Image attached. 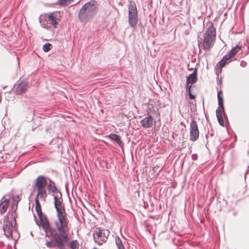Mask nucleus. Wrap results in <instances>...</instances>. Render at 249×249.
<instances>
[{
    "label": "nucleus",
    "instance_id": "5701e85b",
    "mask_svg": "<svg viewBox=\"0 0 249 249\" xmlns=\"http://www.w3.org/2000/svg\"><path fill=\"white\" fill-rule=\"evenodd\" d=\"M70 247L71 249H78L79 243L78 241L76 240L72 241L70 245Z\"/></svg>",
    "mask_w": 249,
    "mask_h": 249
},
{
    "label": "nucleus",
    "instance_id": "20e7f679",
    "mask_svg": "<svg viewBox=\"0 0 249 249\" xmlns=\"http://www.w3.org/2000/svg\"><path fill=\"white\" fill-rule=\"evenodd\" d=\"M57 220L54 222V225L60 234L68 233L70 230L69 220L65 212L56 214Z\"/></svg>",
    "mask_w": 249,
    "mask_h": 249
},
{
    "label": "nucleus",
    "instance_id": "7c9ffc66",
    "mask_svg": "<svg viewBox=\"0 0 249 249\" xmlns=\"http://www.w3.org/2000/svg\"><path fill=\"white\" fill-rule=\"evenodd\" d=\"M223 110V108L222 109H217L216 110V117L218 116H222V111Z\"/></svg>",
    "mask_w": 249,
    "mask_h": 249
},
{
    "label": "nucleus",
    "instance_id": "c85d7f7f",
    "mask_svg": "<svg viewBox=\"0 0 249 249\" xmlns=\"http://www.w3.org/2000/svg\"><path fill=\"white\" fill-rule=\"evenodd\" d=\"M217 120L219 123V124L221 125L224 126V121L222 116H218L217 117Z\"/></svg>",
    "mask_w": 249,
    "mask_h": 249
},
{
    "label": "nucleus",
    "instance_id": "a878e982",
    "mask_svg": "<svg viewBox=\"0 0 249 249\" xmlns=\"http://www.w3.org/2000/svg\"><path fill=\"white\" fill-rule=\"evenodd\" d=\"M73 0H59V4L63 6L67 5Z\"/></svg>",
    "mask_w": 249,
    "mask_h": 249
},
{
    "label": "nucleus",
    "instance_id": "2eb2a0df",
    "mask_svg": "<svg viewBox=\"0 0 249 249\" xmlns=\"http://www.w3.org/2000/svg\"><path fill=\"white\" fill-rule=\"evenodd\" d=\"M197 69H195L194 72L192 74L189 75V76L187 77L186 81V86H189V83L193 84L197 81Z\"/></svg>",
    "mask_w": 249,
    "mask_h": 249
},
{
    "label": "nucleus",
    "instance_id": "4be33fe9",
    "mask_svg": "<svg viewBox=\"0 0 249 249\" xmlns=\"http://www.w3.org/2000/svg\"><path fill=\"white\" fill-rule=\"evenodd\" d=\"M115 242L118 249H125L122 241L119 237H117L115 238Z\"/></svg>",
    "mask_w": 249,
    "mask_h": 249
},
{
    "label": "nucleus",
    "instance_id": "6e6552de",
    "mask_svg": "<svg viewBox=\"0 0 249 249\" xmlns=\"http://www.w3.org/2000/svg\"><path fill=\"white\" fill-rule=\"evenodd\" d=\"M109 235V231L108 230L97 229L93 234L94 241L99 245H102L106 242Z\"/></svg>",
    "mask_w": 249,
    "mask_h": 249
},
{
    "label": "nucleus",
    "instance_id": "4468645a",
    "mask_svg": "<svg viewBox=\"0 0 249 249\" xmlns=\"http://www.w3.org/2000/svg\"><path fill=\"white\" fill-rule=\"evenodd\" d=\"M54 206L56 210L57 213L65 212V209L64 206H62L61 201L56 196H54Z\"/></svg>",
    "mask_w": 249,
    "mask_h": 249
},
{
    "label": "nucleus",
    "instance_id": "a211bd4d",
    "mask_svg": "<svg viewBox=\"0 0 249 249\" xmlns=\"http://www.w3.org/2000/svg\"><path fill=\"white\" fill-rule=\"evenodd\" d=\"M109 137L112 140L117 143L119 145H121L122 144L120 137L119 135L112 133L109 135Z\"/></svg>",
    "mask_w": 249,
    "mask_h": 249
},
{
    "label": "nucleus",
    "instance_id": "bb28decb",
    "mask_svg": "<svg viewBox=\"0 0 249 249\" xmlns=\"http://www.w3.org/2000/svg\"><path fill=\"white\" fill-rule=\"evenodd\" d=\"M51 44L50 43H46L43 46V50L45 52H48L51 50Z\"/></svg>",
    "mask_w": 249,
    "mask_h": 249
},
{
    "label": "nucleus",
    "instance_id": "412c9836",
    "mask_svg": "<svg viewBox=\"0 0 249 249\" xmlns=\"http://www.w3.org/2000/svg\"><path fill=\"white\" fill-rule=\"evenodd\" d=\"M47 187L49 190L53 193H55L57 191V188L55 186L54 183L51 180H50V183L47 185Z\"/></svg>",
    "mask_w": 249,
    "mask_h": 249
},
{
    "label": "nucleus",
    "instance_id": "393cba45",
    "mask_svg": "<svg viewBox=\"0 0 249 249\" xmlns=\"http://www.w3.org/2000/svg\"><path fill=\"white\" fill-rule=\"evenodd\" d=\"M20 200V196L17 195L14 196L12 197V201L13 202V206L16 205V207H17L18 202Z\"/></svg>",
    "mask_w": 249,
    "mask_h": 249
},
{
    "label": "nucleus",
    "instance_id": "cd10ccee",
    "mask_svg": "<svg viewBox=\"0 0 249 249\" xmlns=\"http://www.w3.org/2000/svg\"><path fill=\"white\" fill-rule=\"evenodd\" d=\"M46 246L48 248H52L56 247V243L53 241H49L46 243Z\"/></svg>",
    "mask_w": 249,
    "mask_h": 249
},
{
    "label": "nucleus",
    "instance_id": "b1692460",
    "mask_svg": "<svg viewBox=\"0 0 249 249\" xmlns=\"http://www.w3.org/2000/svg\"><path fill=\"white\" fill-rule=\"evenodd\" d=\"M192 86H186V91L188 94L189 99L193 100L195 99L196 98V96L194 95H193L191 93V89Z\"/></svg>",
    "mask_w": 249,
    "mask_h": 249
},
{
    "label": "nucleus",
    "instance_id": "ddd939ff",
    "mask_svg": "<svg viewBox=\"0 0 249 249\" xmlns=\"http://www.w3.org/2000/svg\"><path fill=\"white\" fill-rule=\"evenodd\" d=\"M142 126L144 128H150L153 125V119L151 116L147 117L141 121Z\"/></svg>",
    "mask_w": 249,
    "mask_h": 249
},
{
    "label": "nucleus",
    "instance_id": "2f4dec72",
    "mask_svg": "<svg viewBox=\"0 0 249 249\" xmlns=\"http://www.w3.org/2000/svg\"><path fill=\"white\" fill-rule=\"evenodd\" d=\"M162 167H163V166H162V164H161V165H159V166L158 167L157 169V167L156 166H154L153 167V169L155 171H157V170L160 171L162 169Z\"/></svg>",
    "mask_w": 249,
    "mask_h": 249
},
{
    "label": "nucleus",
    "instance_id": "f3484780",
    "mask_svg": "<svg viewBox=\"0 0 249 249\" xmlns=\"http://www.w3.org/2000/svg\"><path fill=\"white\" fill-rule=\"evenodd\" d=\"M40 197H38L37 196H36L35 198L36 201V210L37 212V214L40 219H41L42 217V213L41 212V205L39 203Z\"/></svg>",
    "mask_w": 249,
    "mask_h": 249
},
{
    "label": "nucleus",
    "instance_id": "6ab92c4d",
    "mask_svg": "<svg viewBox=\"0 0 249 249\" xmlns=\"http://www.w3.org/2000/svg\"><path fill=\"white\" fill-rule=\"evenodd\" d=\"M41 222V224L42 226V228L44 229L45 232H48L50 230V226L49 222L47 220H43L42 217L41 219H40Z\"/></svg>",
    "mask_w": 249,
    "mask_h": 249
},
{
    "label": "nucleus",
    "instance_id": "423d86ee",
    "mask_svg": "<svg viewBox=\"0 0 249 249\" xmlns=\"http://www.w3.org/2000/svg\"><path fill=\"white\" fill-rule=\"evenodd\" d=\"M241 45H237L236 46L233 47L232 49L229 52L228 54L225 55L217 64V67L221 69L225 65L231 61V59L236 55V54L242 49Z\"/></svg>",
    "mask_w": 249,
    "mask_h": 249
},
{
    "label": "nucleus",
    "instance_id": "7ed1b4c3",
    "mask_svg": "<svg viewBox=\"0 0 249 249\" xmlns=\"http://www.w3.org/2000/svg\"><path fill=\"white\" fill-rule=\"evenodd\" d=\"M47 178L43 176L37 177L34 181V188L37 191L36 196L45 202L48 196L46 187L47 186Z\"/></svg>",
    "mask_w": 249,
    "mask_h": 249
},
{
    "label": "nucleus",
    "instance_id": "9b49d317",
    "mask_svg": "<svg viewBox=\"0 0 249 249\" xmlns=\"http://www.w3.org/2000/svg\"><path fill=\"white\" fill-rule=\"evenodd\" d=\"M60 234V235L55 234L53 236V237L54 243H56V246L61 248L64 246V243H66L69 240V237L67 233Z\"/></svg>",
    "mask_w": 249,
    "mask_h": 249
},
{
    "label": "nucleus",
    "instance_id": "0eeeda50",
    "mask_svg": "<svg viewBox=\"0 0 249 249\" xmlns=\"http://www.w3.org/2000/svg\"><path fill=\"white\" fill-rule=\"evenodd\" d=\"M129 10V23L133 27H136L138 21L137 9L134 2H130L128 5Z\"/></svg>",
    "mask_w": 249,
    "mask_h": 249
},
{
    "label": "nucleus",
    "instance_id": "39448f33",
    "mask_svg": "<svg viewBox=\"0 0 249 249\" xmlns=\"http://www.w3.org/2000/svg\"><path fill=\"white\" fill-rule=\"evenodd\" d=\"M216 31L212 23L204 34L202 48L206 51H209L213 45L215 40Z\"/></svg>",
    "mask_w": 249,
    "mask_h": 249
},
{
    "label": "nucleus",
    "instance_id": "9d476101",
    "mask_svg": "<svg viewBox=\"0 0 249 249\" xmlns=\"http://www.w3.org/2000/svg\"><path fill=\"white\" fill-rule=\"evenodd\" d=\"M199 132L197 123L193 120L190 125V139L191 141L195 142L199 138Z\"/></svg>",
    "mask_w": 249,
    "mask_h": 249
},
{
    "label": "nucleus",
    "instance_id": "f03ea898",
    "mask_svg": "<svg viewBox=\"0 0 249 249\" xmlns=\"http://www.w3.org/2000/svg\"><path fill=\"white\" fill-rule=\"evenodd\" d=\"M97 10V2L91 1L86 3L80 9L79 18L82 22H87L95 14Z\"/></svg>",
    "mask_w": 249,
    "mask_h": 249
},
{
    "label": "nucleus",
    "instance_id": "aec40b11",
    "mask_svg": "<svg viewBox=\"0 0 249 249\" xmlns=\"http://www.w3.org/2000/svg\"><path fill=\"white\" fill-rule=\"evenodd\" d=\"M218 105L222 109L224 108L223 92L222 91L218 92L217 94Z\"/></svg>",
    "mask_w": 249,
    "mask_h": 249
},
{
    "label": "nucleus",
    "instance_id": "f257e3e1",
    "mask_svg": "<svg viewBox=\"0 0 249 249\" xmlns=\"http://www.w3.org/2000/svg\"><path fill=\"white\" fill-rule=\"evenodd\" d=\"M18 215L15 211H9L3 219V229L5 235L8 238H12L13 233L17 232L18 228L16 218Z\"/></svg>",
    "mask_w": 249,
    "mask_h": 249
},
{
    "label": "nucleus",
    "instance_id": "f8f14e48",
    "mask_svg": "<svg viewBox=\"0 0 249 249\" xmlns=\"http://www.w3.org/2000/svg\"><path fill=\"white\" fill-rule=\"evenodd\" d=\"M10 200L9 199L3 198L0 201V213L2 215L7 211L9 205Z\"/></svg>",
    "mask_w": 249,
    "mask_h": 249
},
{
    "label": "nucleus",
    "instance_id": "1a4fd4ad",
    "mask_svg": "<svg viewBox=\"0 0 249 249\" xmlns=\"http://www.w3.org/2000/svg\"><path fill=\"white\" fill-rule=\"evenodd\" d=\"M44 17L48 27L53 26L55 28L60 20L61 16L59 12H54L46 14Z\"/></svg>",
    "mask_w": 249,
    "mask_h": 249
},
{
    "label": "nucleus",
    "instance_id": "c756f323",
    "mask_svg": "<svg viewBox=\"0 0 249 249\" xmlns=\"http://www.w3.org/2000/svg\"><path fill=\"white\" fill-rule=\"evenodd\" d=\"M223 110V108L222 109H217L216 110V117L218 116H222V111Z\"/></svg>",
    "mask_w": 249,
    "mask_h": 249
},
{
    "label": "nucleus",
    "instance_id": "dca6fc26",
    "mask_svg": "<svg viewBox=\"0 0 249 249\" xmlns=\"http://www.w3.org/2000/svg\"><path fill=\"white\" fill-rule=\"evenodd\" d=\"M29 87L28 85L26 82H22L16 88V91L18 94H21L24 92Z\"/></svg>",
    "mask_w": 249,
    "mask_h": 249
}]
</instances>
